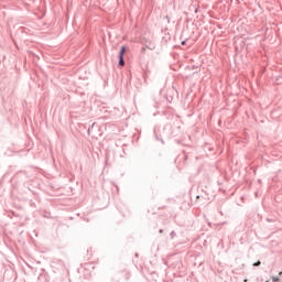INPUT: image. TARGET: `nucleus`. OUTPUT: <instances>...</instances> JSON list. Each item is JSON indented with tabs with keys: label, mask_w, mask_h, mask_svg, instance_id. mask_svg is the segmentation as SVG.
<instances>
[{
	"label": "nucleus",
	"mask_w": 282,
	"mask_h": 282,
	"mask_svg": "<svg viewBox=\"0 0 282 282\" xmlns=\"http://www.w3.org/2000/svg\"><path fill=\"white\" fill-rule=\"evenodd\" d=\"M124 54H127V47L121 46V48L119 51V65L121 67H124Z\"/></svg>",
	"instance_id": "nucleus-1"
},
{
	"label": "nucleus",
	"mask_w": 282,
	"mask_h": 282,
	"mask_svg": "<svg viewBox=\"0 0 282 282\" xmlns=\"http://www.w3.org/2000/svg\"><path fill=\"white\" fill-rule=\"evenodd\" d=\"M254 267L261 265V261L253 263Z\"/></svg>",
	"instance_id": "nucleus-2"
},
{
	"label": "nucleus",
	"mask_w": 282,
	"mask_h": 282,
	"mask_svg": "<svg viewBox=\"0 0 282 282\" xmlns=\"http://www.w3.org/2000/svg\"><path fill=\"white\" fill-rule=\"evenodd\" d=\"M272 281L276 282V281H279V278L278 276H272Z\"/></svg>",
	"instance_id": "nucleus-3"
},
{
	"label": "nucleus",
	"mask_w": 282,
	"mask_h": 282,
	"mask_svg": "<svg viewBox=\"0 0 282 282\" xmlns=\"http://www.w3.org/2000/svg\"><path fill=\"white\" fill-rule=\"evenodd\" d=\"M182 45H186V42H185V41H183V42H182Z\"/></svg>",
	"instance_id": "nucleus-4"
},
{
	"label": "nucleus",
	"mask_w": 282,
	"mask_h": 282,
	"mask_svg": "<svg viewBox=\"0 0 282 282\" xmlns=\"http://www.w3.org/2000/svg\"><path fill=\"white\" fill-rule=\"evenodd\" d=\"M243 282H248V280H247V279H245V280H243Z\"/></svg>",
	"instance_id": "nucleus-5"
},
{
	"label": "nucleus",
	"mask_w": 282,
	"mask_h": 282,
	"mask_svg": "<svg viewBox=\"0 0 282 282\" xmlns=\"http://www.w3.org/2000/svg\"><path fill=\"white\" fill-rule=\"evenodd\" d=\"M280 275L282 274V271L279 273Z\"/></svg>",
	"instance_id": "nucleus-6"
}]
</instances>
